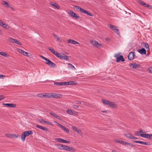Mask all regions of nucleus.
Returning a JSON list of instances; mask_svg holds the SVG:
<instances>
[{"label": "nucleus", "mask_w": 152, "mask_h": 152, "mask_svg": "<svg viewBox=\"0 0 152 152\" xmlns=\"http://www.w3.org/2000/svg\"><path fill=\"white\" fill-rule=\"evenodd\" d=\"M82 13H83L84 14H87V15H89L91 16H93V15H92L90 12H89L83 9V10H82Z\"/></svg>", "instance_id": "nucleus-23"}, {"label": "nucleus", "mask_w": 152, "mask_h": 152, "mask_svg": "<svg viewBox=\"0 0 152 152\" xmlns=\"http://www.w3.org/2000/svg\"><path fill=\"white\" fill-rule=\"evenodd\" d=\"M68 85H76L77 84L76 82L73 81L68 82Z\"/></svg>", "instance_id": "nucleus-37"}, {"label": "nucleus", "mask_w": 152, "mask_h": 152, "mask_svg": "<svg viewBox=\"0 0 152 152\" xmlns=\"http://www.w3.org/2000/svg\"><path fill=\"white\" fill-rule=\"evenodd\" d=\"M145 138H147L148 139H149V134H145Z\"/></svg>", "instance_id": "nucleus-56"}, {"label": "nucleus", "mask_w": 152, "mask_h": 152, "mask_svg": "<svg viewBox=\"0 0 152 152\" xmlns=\"http://www.w3.org/2000/svg\"><path fill=\"white\" fill-rule=\"evenodd\" d=\"M55 55L58 58L62 59L63 58V56L64 55V54H61L57 52Z\"/></svg>", "instance_id": "nucleus-19"}, {"label": "nucleus", "mask_w": 152, "mask_h": 152, "mask_svg": "<svg viewBox=\"0 0 152 152\" xmlns=\"http://www.w3.org/2000/svg\"><path fill=\"white\" fill-rule=\"evenodd\" d=\"M54 95V98H60L62 96V95L60 94L55 93Z\"/></svg>", "instance_id": "nucleus-28"}, {"label": "nucleus", "mask_w": 152, "mask_h": 152, "mask_svg": "<svg viewBox=\"0 0 152 152\" xmlns=\"http://www.w3.org/2000/svg\"><path fill=\"white\" fill-rule=\"evenodd\" d=\"M72 149H73V148L72 147H69L68 146L67 151H71L72 150Z\"/></svg>", "instance_id": "nucleus-59"}, {"label": "nucleus", "mask_w": 152, "mask_h": 152, "mask_svg": "<svg viewBox=\"0 0 152 152\" xmlns=\"http://www.w3.org/2000/svg\"><path fill=\"white\" fill-rule=\"evenodd\" d=\"M115 141L117 143H121V140H118L116 139L115 140Z\"/></svg>", "instance_id": "nucleus-58"}, {"label": "nucleus", "mask_w": 152, "mask_h": 152, "mask_svg": "<svg viewBox=\"0 0 152 152\" xmlns=\"http://www.w3.org/2000/svg\"><path fill=\"white\" fill-rule=\"evenodd\" d=\"M44 123L46 124H47L52 126L53 124V123L51 122H49L48 121H45Z\"/></svg>", "instance_id": "nucleus-41"}, {"label": "nucleus", "mask_w": 152, "mask_h": 152, "mask_svg": "<svg viewBox=\"0 0 152 152\" xmlns=\"http://www.w3.org/2000/svg\"><path fill=\"white\" fill-rule=\"evenodd\" d=\"M61 86L68 85V82H61Z\"/></svg>", "instance_id": "nucleus-40"}, {"label": "nucleus", "mask_w": 152, "mask_h": 152, "mask_svg": "<svg viewBox=\"0 0 152 152\" xmlns=\"http://www.w3.org/2000/svg\"><path fill=\"white\" fill-rule=\"evenodd\" d=\"M143 6L145 7H147L150 8V7H151V6L147 4H146L145 3H144L143 5Z\"/></svg>", "instance_id": "nucleus-46"}, {"label": "nucleus", "mask_w": 152, "mask_h": 152, "mask_svg": "<svg viewBox=\"0 0 152 152\" xmlns=\"http://www.w3.org/2000/svg\"><path fill=\"white\" fill-rule=\"evenodd\" d=\"M55 93H46L47 96H46L47 98H54Z\"/></svg>", "instance_id": "nucleus-14"}, {"label": "nucleus", "mask_w": 152, "mask_h": 152, "mask_svg": "<svg viewBox=\"0 0 152 152\" xmlns=\"http://www.w3.org/2000/svg\"><path fill=\"white\" fill-rule=\"evenodd\" d=\"M50 115H52L55 118H57V119L59 120H60L61 119V117L57 115L55 113H54L52 112H50Z\"/></svg>", "instance_id": "nucleus-18"}, {"label": "nucleus", "mask_w": 152, "mask_h": 152, "mask_svg": "<svg viewBox=\"0 0 152 152\" xmlns=\"http://www.w3.org/2000/svg\"><path fill=\"white\" fill-rule=\"evenodd\" d=\"M17 39H14L11 38H9L8 39V41L10 42H12V43H16V41Z\"/></svg>", "instance_id": "nucleus-32"}, {"label": "nucleus", "mask_w": 152, "mask_h": 152, "mask_svg": "<svg viewBox=\"0 0 152 152\" xmlns=\"http://www.w3.org/2000/svg\"><path fill=\"white\" fill-rule=\"evenodd\" d=\"M102 101L104 104L107 106H109V103H110V101L105 99H102Z\"/></svg>", "instance_id": "nucleus-22"}, {"label": "nucleus", "mask_w": 152, "mask_h": 152, "mask_svg": "<svg viewBox=\"0 0 152 152\" xmlns=\"http://www.w3.org/2000/svg\"><path fill=\"white\" fill-rule=\"evenodd\" d=\"M23 133H25V134L26 137L29 136L30 135H31L33 134L32 132L30 130L25 131L23 132Z\"/></svg>", "instance_id": "nucleus-17"}, {"label": "nucleus", "mask_w": 152, "mask_h": 152, "mask_svg": "<svg viewBox=\"0 0 152 152\" xmlns=\"http://www.w3.org/2000/svg\"><path fill=\"white\" fill-rule=\"evenodd\" d=\"M73 107L75 109H77L78 108V107L79 106L77 105H73Z\"/></svg>", "instance_id": "nucleus-60"}, {"label": "nucleus", "mask_w": 152, "mask_h": 152, "mask_svg": "<svg viewBox=\"0 0 152 152\" xmlns=\"http://www.w3.org/2000/svg\"><path fill=\"white\" fill-rule=\"evenodd\" d=\"M3 104L4 105L7 106L8 107H15L16 106V104H14L4 103Z\"/></svg>", "instance_id": "nucleus-12"}, {"label": "nucleus", "mask_w": 152, "mask_h": 152, "mask_svg": "<svg viewBox=\"0 0 152 152\" xmlns=\"http://www.w3.org/2000/svg\"><path fill=\"white\" fill-rule=\"evenodd\" d=\"M121 144H122L123 145H126V143H127V142H125L124 141H121Z\"/></svg>", "instance_id": "nucleus-55"}, {"label": "nucleus", "mask_w": 152, "mask_h": 152, "mask_svg": "<svg viewBox=\"0 0 152 152\" xmlns=\"http://www.w3.org/2000/svg\"><path fill=\"white\" fill-rule=\"evenodd\" d=\"M40 57L42 58L44 60L46 61H47H47H48L49 60V59L43 56H42V55H40Z\"/></svg>", "instance_id": "nucleus-44"}, {"label": "nucleus", "mask_w": 152, "mask_h": 152, "mask_svg": "<svg viewBox=\"0 0 152 152\" xmlns=\"http://www.w3.org/2000/svg\"><path fill=\"white\" fill-rule=\"evenodd\" d=\"M12 138H17L18 137V134H12Z\"/></svg>", "instance_id": "nucleus-49"}, {"label": "nucleus", "mask_w": 152, "mask_h": 152, "mask_svg": "<svg viewBox=\"0 0 152 152\" xmlns=\"http://www.w3.org/2000/svg\"><path fill=\"white\" fill-rule=\"evenodd\" d=\"M0 55L5 57H8L9 56L8 55L3 52H0Z\"/></svg>", "instance_id": "nucleus-34"}, {"label": "nucleus", "mask_w": 152, "mask_h": 152, "mask_svg": "<svg viewBox=\"0 0 152 152\" xmlns=\"http://www.w3.org/2000/svg\"><path fill=\"white\" fill-rule=\"evenodd\" d=\"M110 27V29L112 30L115 33H116L118 35H119V32L118 29V27L116 26L113 25L111 24L109 25Z\"/></svg>", "instance_id": "nucleus-1"}, {"label": "nucleus", "mask_w": 152, "mask_h": 152, "mask_svg": "<svg viewBox=\"0 0 152 152\" xmlns=\"http://www.w3.org/2000/svg\"><path fill=\"white\" fill-rule=\"evenodd\" d=\"M12 134H7V137L12 138Z\"/></svg>", "instance_id": "nucleus-63"}, {"label": "nucleus", "mask_w": 152, "mask_h": 152, "mask_svg": "<svg viewBox=\"0 0 152 152\" xmlns=\"http://www.w3.org/2000/svg\"><path fill=\"white\" fill-rule=\"evenodd\" d=\"M46 94V93L39 94H37V97H42V98L44 97L45 98H47V97L46 96H47V95Z\"/></svg>", "instance_id": "nucleus-20"}, {"label": "nucleus", "mask_w": 152, "mask_h": 152, "mask_svg": "<svg viewBox=\"0 0 152 152\" xmlns=\"http://www.w3.org/2000/svg\"><path fill=\"white\" fill-rule=\"evenodd\" d=\"M36 127L40 129H42L43 130H44V131H46V132L48 131V129L47 128H46L45 127H43L40 125H37L36 126Z\"/></svg>", "instance_id": "nucleus-15"}, {"label": "nucleus", "mask_w": 152, "mask_h": 152, "mask_svg": "<svg viewBox=\"0 0 152 152\" xmlns=\"http://www.w3.org/2000/svg\"><path fill=\"white\" fill-rule=\"evenodd\" d=\"M73 40H72V39H69L68 40L67 42L69 43H70V44H73Z\"/></svg>", "instance_id": "nucleus-45"}, {"label": "nucleus", "mask_w": 152, "mask_h": 152, "mask_svg": "<svg viewBox=\"0 0 152 152\" xmlns=\"http://www.w3.org/2000/svg\"><path fill=\"white\" fill-rule=\"evenodd\" d=\"M6 76L3 75H0V79H3L4 77H5Z\"/></svg>", "instance_id": "nucleus-61"}, {"label": "nucleus", "mask_w": 152, "mask_h": 152, "mask_svg": "<svg viewBox=\"0 0 152 152\" xmlns=\"http://www.w3.org/2000/svg\"><path fill=\"white\" fill-rule=\"evenodd\" d=\"M18 51L20 53H21L22 54L24 55L25 56H28V53L26 52L23 50H21V49H18Z\"/></svg>", "instance_id": "nucleus-8"}, {"label": "nucleus", "mask_w": 152, "mask_h": 152, "mask_svg": "<svg viewBox=\"0 0 152 152\" xmlns=\"http://www.w3.org/2000/svg\"><path fill=\"white\" fill-rule=\"evenodd\" d=\"M1 26L6 29H8L10 27L8 24L4 23V22H3Z\"/></svg>", "instance_id": "nucleus-27"}, {"label": "nucleus", "mask_w": 152, "mask_h": 152, "mask_svg": "<svg viewBox=\"0 0 152 152\" xmlns=\"http://www.w3.org/2000/svg\"><path fill=\"white\" fill-rule=\"evenodd\" d=\"M48 49L52 53L55 55L57 53V52H56L55 50L52 48H48Z\"/></svg>", "instance_id": "nucleus-31"}, {"label": "nucleus", "mask_w": 152, "mask_h": 152, "mask_svg": "<svg viewBox=\"0 0 152 152\" xmlns=\"http://www.w3.org/2000/svg\"><path fill=\"white\" fill-rule=\"evenodd\" d=\"M133 142H135L136 143H140L142 145H151L150 143H149V142H144V141L134 140V141H133Z\"/></svg>", "instance_id": "nucleus-7"}, {"label": "nucleus", "mask_w": 152, "mask_h": 152, "mask_svg": "<svg viewBox=\"0 0 152 152\" xmlns=\"http://www.w3.org/2000/svg\"><path fill=\"white\" fill-rule=\"evenodd\" d=\"M138 52L142 54H145L146 53V50L144 48L139 49Z\"/></svg>", "instance_id": "nucleus-16"}, {"label": "nucleus", "mask_w": 152, "mask_h": 152, "mask_svg": "<svg viewBox=\"0 0 152 152\" xmlns=\"http://www.w3.org/2000/svg\"><path fill=\"white\" fill-rule=\"evenodd\" d=\"M148 70L150 73H152V67L149 68Z\"/></svg>", "instance_id": "nucleus-62"}, {"label": "nucleus", "mask_w": 152, "mask_h": 152, "mask_svg": "<svg viewBox=\"0 0 152 152\" xmlns=\"http://www.w3.org/2000/svg\"><path fill=\"white\" fill-rule=\"evenodd\" d=\"M2 4L5 7L7 8L10 7V5L8 2L5 1H2Z\"/></svg>", "instance_id": "nucleus-10"}, {"label": "nucleus", "mask_w": 152, "mask_h": 152, "mask_svg": "<svg viewBox=\"0 0 152 152\" xmlns=\"http://www.w3.org/2000/svg\"><path fill=\"white\" fill-rule=\"evenodd\" d=\"M66 113L70 115H76L77 114V112L75 110L70 109H68L66 111Z\"/></svg>", "instance_id": "nucleus-3"}, {"label": "nucleus", "mask_w": 152, "mask_h": 152, "mask_svg": "<svg viewBox=\"0 0 152 152\" xmlns=\"http://www.w3.org/2000/svg\"><path fill=\"white\" fill-rule=\"evenodd\" d=\"M119 54H118L116 53L115 54L114 57L115 58H116V59L117 58V57H118L119 56Z\"/></svg>", "instance_id": "nucleus-64"}, {"label": "nucleus", "mask_w": 152, "mask_h": 152, "mask_svg": "<svg viewBox=\"0 0 152 152\" xmlns=\"http://www.w3.org/2000/svg\"><path fill=\"white\" fill-rule=\"evenodd\" d=\"M138 3L140 4L141 5H143L144 3H145L144 2L142 1H139L138 2Z\"/></svg>", "instance_id": "nucleus-51"}, {"label": "nucleus", "mask_w": 152, "mask_h": 152, "mask_svg": "<svg viewBox=\"0 0 152 152\" xmlns=\"http://www.w3.org/2000/svg\"><path fill=\"white\" fill-rule=\"evenodd\" d=\"M68 148V146H67L65 145H64L63 148L62 150L67 151Z\"/></svg>", "instance_id": "nucleus-47"}, {"label": "nucleus", "mask_w": 152, "mask_h": 152, "mask_svg": "<svg viewBox=\"0 0 152 152\" xmlns=\"http://www.w3.org/2000/svg\"><path fill=\"white\" fill-rule=\"evenodd\" d=\"M125 136L127 138L130 139H132V138H133L132 137H133V135H132L130 134H129V133L127 134H125Z\"/></svg>", "instance_id": "nucleus-33"}, {"label": "nucleus", "mask_w": 152, "mask_h": 152, "mask_svg": "<svg viewBox=\"0 0 152 152\" xmlns=\"http://www.w3.org/2000/svg\"><path fill=\"white\" fill-rule=\"evenodd\" d=\"M55 140L58 142L61 143H64V141H65V140L59 138H55Z\"/></svg>", "instance_id": "nucleus-24"}, {"label": "nucleus", "mask_w": 152, "mask_h": 152, "mask_svg": "<svg viewBox=\"0 0 152 152\" xmlns=\"http://www.w3.org/2000/svg\"><path fill=\"white\" fill-rule=\"evenodd\" d=\"M40 57L42 58L44 60L46 61H47H47H48L49 60V59L43 56H42V55H40Z\"/></svg>", "instance_id": "nucleus-43"}, {"label": "nucleus", "mask_w": 152, "mask_h": 152, "mask_svg": "<svg viewBox=\"0 0 152 152\" xmlns=\"http://www.w3.org/2000/svg\"><path fill=\"white\" fill-rule=\"evenodd\" d=\"M4 97L3 95L0 96V101L4 99Z\"/></svg>", "instance_id": "nucleus-57"}, {"label": "nucleus", "mask_w": 152, "mask_h": 152, "mask_svg": "<svg viewBox=\"0 0 152 152\" xmlns=\"http://www.w3.org/2000/svg\"><path fill=\"white\" fill-rule=\"evenodd\" d=\"M61 129L64 131L65 132L68 133L69 132V130L64 126H62L61 127Z\"/></svg>", "instance_id": "nucleus-21"}, {"label": "nucleus", "mask_w": 152, "mask_h": 152, "mask_svg": "<svg viewBox=\"0 0 152 152\" xmlns=\"http://www.w3.org/2000/svg\"><path fill=\"white\" fill-rule=\"evenodd\" d=\"M53 35L54 37L56 38L58 42H61V38L58 37L57 35H56L54 34H53Z\"/></svg>", "instance_id": "nucleus-25"}, {"label": "nucleus", "mask_w": 152, "mask_h": 152, "mask_svg": "<svg viewBox=\"0 0 152 152\" xmlns=\"http://www.w3.org/2000/svg\"><path fill=\"white\" fill-rule=\"evenodd\" d=\"M140 66V65L138 64H136V63H134V64H131L129 66L133 68V69H136V68H137L138 67Z\"/></svg>", "instance_id": "nucleus-11"}, {"label": "nucleus", "mask_w": 152, "mask_h": 152, "mask_svg": "<svg viewBox=\"0 0 152 152\" xmlns=\"http://www.w3.org/2000/svg\"><path fill=\"white\" fill-rule=\"evenodd\" d=\"M15 43L18 45H22L21 43L18 40H17V41H16Z\"/></svg>", "instance_id": "nucleus-54"}, {"label": "nucleus", "mask_w": 152, "mask_h": 152, "mask_svg": "<svg viewBox=\"0 0 152 152\" xmlns=\"http://www.w3.org/2000/svg\"><path fill=\"white\" fill-rule=\"evenodd\" d=\"M26 137V136L25 134V133L23 132L22 133L21 136V138L22 141H24L25 140V138Z\"/></svg>", "instance_id": "nucleus-26"}, {"label": "nucleus", "mask_w": 152, "mask_h": 152, "mask_svg": "<svg viewBox=\"0 0 152 152\" xmlns=\"http://www.w3.org/2000/svg\"><path fill=\"white\" fill-rule=\"evenodd\" d=\"M63 58L62 59H64L65 60H68L69 58L67 56H65L64 54V55L63 56Z\"/></svg>", "instance_id": "nucleus-42"}, {"label": "nucleus", "mask_w": 152, "mask_h": 152, "mask_svg": "<svg viewBox=\"0 0 152 152\" xmlns=\"http://www.w3.org/2000/svg\"><path fill=\"white\" fill-rule=\"evenodd\" d=\"M76 132H77V133H78L80 135H81L82 134V132L80 130L78 129L76 131Z\"/></svg>", "instance_id": "nucleus-53"}, {"label": "nucleus", "mask_w": 152, "mask_h": 152, "mask_svg": "<svg viewBox=\"0 0 152 152\" xmlns=\"http://www.w3.org/2000/svg\"><path fill=\"white\" fill-rule=\"evenodd\" d=\"M69 14L73 17L75 18L76 19H78L79 16L76 15L73 11L70 10L68 12Z\"/></svg>", "instance_id": "nucleus-5"}, {"label": "nucleus", "mask_w": 152, "mask_h": 152, "mask_svg": "<svg viewBox=\"0 0 152 152\" xmlns=\"http://www.w3.org/2000/svg\"><path fill=\"white\" fill-rule=\"evenodd\" d=\"M140 135L139 131H137L135 132V136H140Z\"/></svg>", "instance_id": "nucleus-50"}, {"label": "nucleus", "mask_w": 152, "mask_h": 152, "mask_svg": "<svg viewBox=\"0 0 152 152\" xmlns=\"http://www.w3.org/2000/svg\"><path fill=\"white\" fill-rule=\"evenodd\" d=\"M109 106L113 108H115L116 107V105L113 102H110V103H109Z\"/></svg>", "instance_id": "nucleus-30"}, {"label": "nucleus", "mask_w": 152, "mask_h": 152, "mask_svg": "<svg viewBox=\"0 0 152 152\" xmlns=\"http://www.w3.org/2000/svg\"><path fill=\"white\" fill-rule=\"evenodd\" d=\"M91 43L94 46L97 48L102 47V44L95 40L91 41Z\"/></svg>", "instance_id": "nucleus-2"}, {"label": "nucleus", "mask_w": 152, "mask_h": 152, "mask_svg": "<svg viewBox=\"0 0 152 152\" xmlns=\"http://www.w3.org/2000/svg\"><path fill=\"white\" fill-rule=\"evenodd\" d=\"M75 8L76 10H77L78 11L80 12L81 13H82V10H83V9L82 8L78 6H75Z\"/></svg>", "instance_id": "nucleus-29"}, {"label": "nucleus", "mask_w": 152, "mask_h": 152, "mask_svg": "<svg viewBox=\"0 0 152 152\" xmlns=\"http://www.w3.org/2000/svg\"><path fill=\"white\" fill-rule=\"evenodd\" d=\"M58 148L62 150L63 148V147L64 146V145L62 144H58L57 145Z\"/></svg>", "instance_id": "nucleus-36"}, {"label": "nucleus", "mask_w": 152, "mask_h": 152, "mask_svg": "<svg viewBox=\"0 0 152 152\" xmlns=\"http://www.w3.org/2000/svg\"><path fill=\"white\" fill-rule=\"evenodd\" d=\"M72 130H73L75 132H76L77 131V130L78 129L77 128L74 126H72Z\"/></svg>", "instance_id": "nucleus-48"}, {"label": "nucleus", "mask_w": 152, "mask_h": 152, "mask_svg": "<svg viewBox=\"0 0 152 152\" xmlns=\"http://www.w3.org/2000/svg\"><path fill=\"white\" fill-rule=\"evenodd\" d=\"M134 52H131L129 53L128 56V58L129 60H132L134 58Z\"/></svg>", "instance_id": "nucleus-6"}, {"label": "nucleus", "mask_w": 152, "mask_h": 152, "mask_svg": "<svg viewBox=\"0 0 152 152\" xmlns=\"http://www.w3.org/2000/svg\"><path fill=\"white\" fill-rule=\"evenodd\" d=\"M46 64L50 66L51 67H56V65L54 63L52 62L49 59L48 61L47 62H46Z\"/></svg>", "instance_id": "nucleus-4"}, {"label": "nucleus", "mask_w": 152, "mask_h": 152, "mask_svg": "<svg viewBox=\"0 0 152 152\" xmlns=\"http://www.w3.org/2000/svg\"><path fill=\"white\" fill-rule=\"evenodd\" d=\"M143 45L146 49L149 50V46L147 43L143 42Z\"/></svg>", "instance_id": "nucleus-35"}, {"label": "nucleus", "mask_w": 152, "mask_h": 152, "mask_svg": "<svg viewBox=\"0 0 152 152\" xmlns=\"http://www.w3.org/2000/svg\"><path fill=\"white\" fill-rule=\"evenodd\" d=\"M52 81L54 82V84L55 85L58 86H61V82H55L54 81Z\"/></svg>", "instance_id": "nucleus-39"}, {"label": "nucleus", "mask_w": 152, "mask_h": 152, "mask_svg": "<svg viewBox=\"0 0 152 152\" xmlns=\"http://www.w3.org/2000/svg\"><path fill=\"white\" fill-rule=\"evenodd\" d=\"M55 123H56L57 124V125L59 126L60 128H61V127L63 126L61 125L59 123L57 122L56 121H55Z\"/></svg>", "instance_id": "nucleus-52"}, {"label": "nucleus", "mask_w": 152, "mask_h": 152, "mask_svg": "<svg viewBox=\"0 0 152 152\" xmlns=\"http://www.w3.org/2000/svg\"><path fill=\"white\" fill-rule=\"evenodd\" d=\"M51 5L53 6L54 7H55L57 9H59L60 8L59 6H58L56 3H51Z\"/></svg>", "instance_id": "nucleus-38"}, {"label": "nucleus", "mask_w": 152, "mask_h": 152, "mask_svg": "<svg viewBox=\"0 0 152 152\" xmlns=\"http://www.w3.org/2000/svg\"><path fill=\"white\" fill-rule=\"evenodd\" d=\"M67 68L69 69H71L75 70H76V69L74 66H73L72 64L70 63L68 64Z\"/></svg>", "instance_id": "nucleus-13"}, {"label": "nucleus", "mask_w": 152, "mask_h": 152, "mask_svg": "<svg viewBox=\"0 0 152 152\" xmlns=\"http://www.w3.org/2000/svg\"><path fill=\"white\" fill-rule=\"evenodd\" d=\"M120 61H121V62H124L125 61V59L124 58L123 56H120L118 57H117L116 59V61L117 62H119Z\"/></svg>", "instance_id": "nucleus-9"}]
</instances>
